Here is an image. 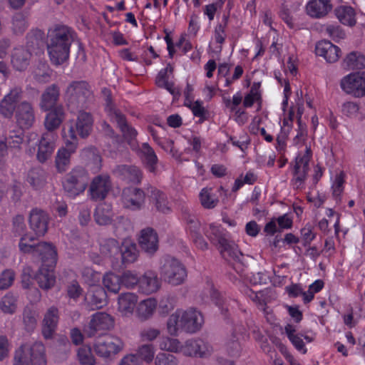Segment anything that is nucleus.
Returning <instances> with one entry per match:
<instances>
[{
  "instance_id": "52",
  "label": "nucleus",
  "mask_w": 365,
  "mask_h": 365,
  "mask_svg": "<svg viewBox=\"0 0 365 365\" xmlns=\"http://www.w3.org/2000/svg\"><path fill=\"white\" fill-rule=\"evenodd\" d=\"M260 83H254L250 92L245 96L243 100V107L250 108L255 103L259 105L261 103Z\"/></svg>"
},
{
  "instance_id": "58",
  "label": "nucleus",
  "mask_w": 365,
  "mask_h": 365,
  "mask_svg": "<svg viewBox=\"0 0 365 365\" xmlns=\"http://www.w3.org/2000/svg\"><path fill=\"white\" fill-rule=\"evenodd\" d=\"M345 174L342 171L336 172L331 178V190L334 197H339L344 190Z\"/></svg>"
},
{
  "instance_id": "1",
  "label": "nucleus",
  "mask_w": 365,
  "mask_h": 365,
  "mask_svg": "<svg viewBox=\"0 0 365 365\" xmlns=\"http://www.w3.org/2000/svg\"><path fill=\"white\" fill-rule=\"evenodd\" d=\"M72 38L67 27H57L48 33V52L51 62L60 65L68 60Z\"/></svg>"
},
{
  "instance_id": "36",
  "label": "nucleus",
  "mask_w": 365,
  "mask_h": 365,
  "mask_svg": "<svg viewBox=\"0 0 365 365\" xmlns=\"http://www.w3.org/2000/svg\"><path fill=\"white\" fill-rule=\"evenodd\" d=\"M38 286L44 290H48L54 287L56 284V275L54 267L41 266L36 277Z\"/></svg>"
},
{
  "instance_id": "37",
  "label": "nucleus",
  "mask_w": 365,
  "mask_h": 365,
  "mask_svg": "<svg viewBox=\"0 0 365 365\" xmlns=\"http://www.w3.org/2000/svg\"><path fill=\"white\" fill-rule=\"evenodd\" d=\"M65 118L63 108L58 106L51 109L46 115L44 125L47 130L53 131L57 129Z\"/></svg>"
},
{
  "instance_id": "50",
  "label": "nucleus",
  "mask_w": 365,
  "mask_h": 365,
  "mask_svg": "<svg viewBox=\"0 0 365 365\" xmlns=\"http://www.w3.org/2000/svg\"><path fill=\"white\" fill-rule=\"evenodd\" d=\"M158 346L163 351L180 353L182 344L178 339L165 336L160 339L158 341Z\"/></svg>"
},
{
  "instance_id": "64",
  "label": "nucleus",
  "mask_w": 365,
  "mask_h": 365,
  "mask_svg": "<svg viewBox=\"0 0 365 365\" xmlns=\"http://www.w3.org/2000/svg\"><path fill=\"white\" fill-rule=\"evenodd\" d=\"M155 365H178L177 358L173 354L160 352L155 358Z\"/></svg>"
},
{
  "instance_id": "11",
  "label": "nucleus",
  "mask_w": 365,
  "mask_h": 365,
  "mask_svg": "<svg viewBox=\"0 0 365 365\" xmlns=\"http://www.w3.org/2000/svg\"><path fill=\"white\" fill-rule=\"evenodd\" d=\"M90 96L89 86L84 81L73 82L67 88L65 94L68 106L71 107L76 104L83 106Z\"/></svg>"
},
{
  "instance_id": "47",
  "label": "nucleus",
  "mask_w": 365,
  "mask_h": 365,
  "mask_svg": "<svg viewBox=\"0 0 365 365\" xmlns=\"http://www.w3.org/2000/svg\"><path fill=\"white\" fill-rule=\"evenodd\" d=\"M104 288L109 292L117 294L121 288L120 277L109 272L104 274L102 279Z\"/></svg>"
},
{
  "instance_id": "27",
  "label": "nucleus",
  "mask_w": 365,
  "mask_h": 365,
  "mask_svg": "<svg viewBox=\"0 0 365 365\" xmlns=\"http://www.w3.org/2000/svg\"><path fill=\"white\" fill-rule=\"evenodd\" d=\"M184 309H177L170 314L166 322V330L170 336H176L185 331Z\"/></svg>"
},
{
  "instance_id": "39",
  "label": "nucleus",
  "mask_w": 365,
  "mask_h": 365,
  "mask_svg": "<svg viewBox=\"0 0 365 365\" xmlns=\"http://www.w3.org/2000/svg\"><path fill=\"white\" fill-rule=\"evenodd\" d=\"M31 58V53L24 47L15 48L11 55V63L18 71L27 68Z\"/></svg>"
},
{
  "instance_id": "57",
  "label": "nucleus",
  "mask_w": 365,
  "mask_h": 365,
  "mask_svg": "<svg viewBox=\"0 0 365 365\" xmlns=\"http://www.w3.org/2000/svg\"><path fill=\"white\" fill-rule=\"evenodd\" d=\"M141 361L150 364L153 361L155 358V349L153 344H145L140 346L135 354Z\"/></svg>"
},
{
  "instance_id": "32",
  "label": "nucleus",
  "mask_w": 365,
  "mask_h": 365,
  "mask_svg": "<svg viewBox=\"0 0 365 365\" xmlns=\"http://www.w3.org/2000/svg\"><path fill=\"white\" fill-rule=\"evenodd\" d=\"M242 101V96L240 92H237L233 95L232 99L224 98L225 106L233 114L237 121L239 123H245L247 119V115L242 108L240 107Z\"/></svg>"
},
{
  "instance_id": "62",
  "label": "nucleus",
  "mask_w": 365,
  "mask_h": 365,
  "mask_svg": "<svg viewBox=\"0 0 365 365\" xmlns=\"http://www.w3.org/2000/svg\"><path fill=\"white\" fill-rule=\"evenodd\" d=\"M160 334V330L157 328L147 327L142 329L139 333L141 341H153Z\"/></svg>"
},
{
  "instance_id": "43",
  "label": "nucleus",
  "mask_w": 365,
  "mask_h": 365,
  "mask_svg": "<svg viewBox=\"0 0 365 365\" xmlns=\"http://www.w3.org/2000/svg\"><path fill=\"white\" fill-rule=\"evenodd\" d=\"M113 216L111 206L107 203H101L98 205L94 214L96 222L101 225L110 223Z\"/></svg>"
},
{
  "instance_id": "25",
  "label": "nucleus",
  "mask_w": 365,
  "mask_h": 365,
  "mask_svg": "<svg viewBox=\"0 0 365 365\" xmlns=\"http://www.w3.org/2000/svg\"><path fill=\"white\" fill-rule=\"evenodd\" d=\"M59 319L58 310L51 307L46 312L42 322V334L46 339L53 336Z\"/></svg>"
},
{
  "instance_id": "56",
  "label": "nucleus",
  "mask_w": 365,
  "mask_h": 365,
  "mask_svg": "<svg viewBox=\"0 0 365 365\" xmlns=\"http://www.w3.org/2000/svg\"><path fill=\"white\" fill-rule=\"evenodd\" d=\"M77 359L81 365H94L96 359L91 346L83 345L77 349Z\"/></svg>"
},
{
  "instance_id": "21",
  "label": "nucleus",
  "mask_w": 365,
  "mask_h": 365,
  "mask_svg": "<svg viewBox=\"0 0 365 365\" xmlns=\"http://www.w3.org/2000/svg\"><path fill=\"white\" fill-rule=\"evenodd\" d=\"M315 53L324 58L328 63L336 62L341 56V49L329 41L324 40L317 43Z\"/></svg>"
},
{
  "instance_id": "55",
  "label": "nucleus",
  "mask_w": 365,
  "mask_h": 365,
  "mask_svg": "<svg viewBox=\"0 0 365 365\" xmlns=\"http://www.w3.org/2000/svg\"><path fill=\"white\" fill-rule=\"evenodd\" d=\"M118 242L114 239L105 240L100 247V252L106 257H115L119 252Z\"/></svg>"
},
{
  "instance_id": "45",
  "label": "nucleus",
  "mask_w": 365,
  "mask_h": 365,
  "mask_svg": "<svg viewBox=\"0 0 365 365\" xmlns=\"http://www.w3.org/2000/svg\"><path fill=\"white\" fill-rule=\"evenodd\" d=\"M336 15L339 21L344 25L353 26L356 24V13L351 6H339L336 10Z\"/></svg>"
},
{
  "instance_id": "24",
  "label": "nucleus",
  "mask_w": 365,
  "mask_h": 365,
  "mask_svg": "<svg viewBox=\"0 0 365 365\" xmlns=\"http://www.w3.org/2000/svg\"><path fill=\"white\" fill-rule=\"evenodd\" d=\"M285 333L294 345V346L303 354L307 352V349L304 345L306 343H310L313 341L314 337L307 334H300L297 332V327L295 325L288 324L284 327Z\"/></svg>"
},
{
  "instance_id": "49",
  "label": "nucleus",
  "mask_w": 365,
  "mask_h": 365,
  "mask_svg": "<svg viewBox=\"0 0 365 365\" xmlns=\"http://www.w3.org/2000/svg\"><path fill=\"white\" fill-rule=\"evenodd\" d=\"M151 200L159 212L162 213H168L170 211L169 202L165 194L158 190H153L150 195Z\"/></svg>"
},
{
  "instance_id": "29",
  "label": "nucleus",
  "mask_w": 365,
  "mask_h": 365,
  "mask_svg": "<svg viewBox=\"0 0 365 365\" xmlns=\"http://www.w3.org/2000/svg\"><path fill=\"white\" fill-rule=\"evenodd\" d=\"M158 307V301L153 297L141 300L138 304L135 315L140 321H147L155 314Z\"/></svg>"
},
{
  "instance_id": "17",
  "label": "nucleus",
  "mask_w": 365,
  "mask_h": 365,
  "mask_svg": "<svg viewBox=\"0 0 365 365\" xmlns=\"http://www.w3.org/2000/svg\"><path fill=\"white\" fill-rule=\"evenodd\" d=\"M36 253L34 257H38L42 262L41 266L55 267L57 259V251L56 247L51 243L40 242L36 245Z\"/></svg>"
},
{
  "instance_id": "54",
  "label": "nucleus",
  "mask_w": 365,
  "mask_h": 365,
  "mask_svg": "<svg viewBox=\"0 0 365 365\" xmlns=\"http://www.w3.org/2000/svg\"><path fill=\"white\" fill-rule=\"evenodd\" d=\"M80 272L84 283L87 284L90 287L97 285L100 282L101 273L89 267H83Z\"/></svg>"
},
{
  "instance_id": "22",
  "label": "nucleus",
  "mask_w": 365,
  "mask_h": 365,
  "mask_svg": "<svg viewBox=\"0 0 365 365\" xmlns=\"http://www.w3.org/2000/svg\"><path fill=\"white\" fill-rule=\"evenodd\" d=\"M185 332L193 334L198 331L204 324L202 313L195 308L184 309Z\"/></svg>"
},
{
  "instance_id": "44",
  "label": "nucleus",
  "mask_w": 365,
  "mask_h": 365,
  "mask_svg": "<svg viewBox=\"0 0 365 365\" xmlns=\"http://www.w3.org/2000/svg\"><path fill=\"white\" fill-rule=\"evenodd\" d=\"M173 68L170 64L161 69L158 73L155 83L158 87L165 88L170 93H174V85L169 81V74H172Z\"/></svg>"
},
{
  "instance_id": "33",
  "label": "nucleus",
  "mask_w": 365,
  "mask_h": 365,
  "mask_svg": "<svg viewBox=\"0 0 365 365\" xmlns=\"http://www.w3.org/2000/svg\"><path fill=\"white\" fill-rule=\"evenodd\" d=\"M106 290L99 285L91 287L88 290L86 299L94 308L101 309L107 304Z\"/></svg>"
},
{
  "instance_id": "14",
  "label": "nucleus",
  "mask_w": 365,
  "mask_h": 365,
  "mask_svg": "<svg viewBox=\"0 0 365 365\" xmlns=\"http://www.w3.org/2000/svg\"><path fill=\"white\" fill-rule=\"evenodd\" d=\"M111 188L110 178L106 175L95 177L91 182L88 193L93 200H103Z\"/></svg>"
},
{
  "instance_id": "2",
  "label": "nucleus",
  "mask_w": 365,
  "mask_h": 365,
  "mask_svg": "<svg viewBox=\"0 0 365 365\" xmlns=\"http://www.w3.org/2000/svg\"><path fill=\"white\" fill-rule=\"evenodd\" d=\"M207 237L217 247L222 257L226 260L241 262L242 254L237 245L227 238V233L220 225L211 223L205 230Z\"/></svg>"
},
{
  "instance_id": "15",
  "label": "nucleus",
  "mask_w": 365,
  "mask_h": 365,
  "mask_svg": "<svg viewBox=\"0 0 365 365\" xmlns=\"http://www.w3.org/2000/svg\"><path fill=\"white\" fill-rule=\"evenodd\" d=\"M49 215L43 210L34 208L29 214V225L37 236H43L48 231Z\"/></svg>"
},
{
  "instance_id": "26",
  "label": "nucleus",
  "mask_w": 365,
  "mask_h": 365,
  "mask_svg": "<svg viewBox=\"0 0 365 365\" xmlns=\"http://www.w3.org/2000/svg\"><path fill=\"white\" fill-rule=\"evenodd\" d=\"M228 16L224 15L222 21L216 25L214 29L212 41L210 43V47L212 52L218 54L222 51V45L224 43L227 34L225 29L227 26Z\"/></svg>"
},
{
  "instance_id": "40",
  "label": "nucleus",
  "mask_w": 365,
  "mask_h": 365,
  "mask_svg": "<svg viewBox=\"0 0 365 365\" xmlns=\"http://www.w3.org/2000/svg\"><path fill=\"white\" fill-rule=\"evenodd\" d=\"M200 222L197 220L192 218L189 220L188 230L192 242L197 249L206 250L208 249V244L200 233Z\"/></svg>"
},
{
  "instance_id": "16",
  "label": "nucleus",
  "mask_w": 365,
  "mask_h": 365,
  "mask_svg": "<svg viewBox=\"0 0 365 365\" xmlns=\"http://www.w3.org/2000/svg\"><path fill=\"white\" fill-rule=\"evenodd\" d=\"M121 202L124 207L136 210L142 207L145 202L143 190L136 187H126L123 190Z\"/></svg>"
},
{
  "instance_id": "42",
  "label": "nucleus",
  "mask_w": 365,
  "mask_h": 365,
  "mask_svg": "<svg viewBox=\"0 0 365 365\" xmlns=\"http://www.w3.org/2000/svg\"><path fill=\"white\" fill-rule=\"evenodd\" d=\"M342 66L347 70L365 68V56L360 52L352 51L343 59Z\"/></svg>"
},
{
  "instance_id": "12",
  "label": "nucleus",
  "mask_w": 365,
  "mask_h": 365,
  "mask_svg": "<svg viewBox=\"0 0 365 365\" xmlns=\"http://www.w3.org/2000/svg\"><path fill=\"white\" fill-rule=\"evenodd\" d=\"M124 348L123 341L118 337L108 336L98 340L94 344L96 353L103 358H108L117 354Z\"/></svg>"
},
{
  "instance_id": "23",
  "label": "nucleus",
  "mask_w": 365,
  "mask_h": 365,
  "mask_svg": "<svg viewBox=\"0 0 365 365\" xmlns=\"http://www.w3.org/2000/svg\"><path fill=\"white\" fill-rule=\"evenodd\" d=\"M56 135L51 132L42 135L39 143L36 158L41 163L46 161L52 155L54 148Z\"/></svg>"
},
{
  "instance_id": "41",
  "label": "nucleus",
  "mask_w": 365,
  "mask_h": 365,
  "mask_svg": "<svg viewBox=\"0 0 365 365\" xmlns=\"http://www.w3.org/2000/svg\"><path fill=\"white\" fill-rule=\"evenodd\" d=\"M122 262L124 264L133 263L138 257V250L136 245L130 239H125L120 249Z\"/></svg>"
},
{
  "instance_id": "28",
  "label": "nucleus",
  "mask_w": 365,
  "mask_h": 365,
  "mask_svg": "<svg viewBox=\"0 0 365 365\" xmlns=\"http://www.w3.org/2000/svg\"><path fill=\"white\" fill-rule=\"evenodd\" d=\"M16 115L17 123L22 128H30L35 120L34 109L31 105L26 101L17 106Z\"/></svg>"
},
{
  "instance_id": "53",
  "label": "nucleus",
  "mask_w": 365,
  "mask_h": 365,
  "mask_svg": "<svg viewBox=\"0 0 365 365\" xmlns=\"http://www.w3.org/2000/svg\"><path fill=\"white\" fill-rule=\"evenodd\" d=\"M26 182L34 189L40 190L45 185V177L41 170L32 169L27 174Z\"/></svg>"
},
{
  "instance_id": "30",
  "label": "nucleus",
  "mask_w": 365,
  "mask_h": 365,
  "mask_svg": "<svg viewBox=\"0 0 365 365\" xmlns=\"http://www.w3.org/2000/svg\"><path fill=\"white\" fill-rule=\"evenodd\" d=\"M307 13L313 18H322L331 10V0H309L306 6Z\"/></svg>"
},
{
  "instance_id": "9",
  "label": "nucleus",
  "mask_w": 365,
  "mask_h": 365,
  "mask_svg": "<svg viewBox=\"0 0 365 365\" xmlns=\"http://www.w3.org/2000/svg\"><path fill=\"white\" fill-rule=\"evenodd\" d=\"M311 158L312 151L307 146L305 147L304 152L299 153L296 157L293 165V177L292 179V183L294 188L302 189L304 187Z\"/></svg>"
},
{
  "instance_id": "31",
  "label": "nucleus",
  "mask_w": 365,
  "mask_h": 365,
  "mask_svg": "<svg viewBox=\"0 0 365 365\" xmlns=\"http://www.w3.org/2000/svg\"><path fill=\"white\" fill-rule=\"evenodd\" d=\"M160 287V281L157 274L148 271L140 279L139 290L144 294H150L156 292Z\"/></svg>"
},
{
  "instance_id": "38",
  "label": "nucleus",
  "mask_w": 365,
  "mask_h": 365,
  "mask_svg": "<svg viewBox=\"0 0 365 365\" xmlns=\"http://www.w3.org/2000/svg\"><path fill=\"white\" fill-rule=\"evenodd\" d=\"M93 120L89 113L79 111L76 123V130L81 138H86L92 130Z\"/></svg>"
},
{
  "instance_id": "18",
  "label": "nucleus",
  "mask_w": 365,
  "mask_h": 365,
  "mask_svg": "<svg viewBox=\"0 0 365 365\" xmlns=\"http://www.w3.org/2000/svg\"><path fill=\"white\" fill-rule=\"evenodd\" d=\"M23 142L22 132H11L8 135L0 138V157L4 158L11 153H16Z\"/></svg>"
},
{
  "instance_id": "4",
  "label": "nucleus",
  "mask_w": 365,
  "mask_h": 365,
  "mask_svg": "<svg viewBox=\"0 0 365 365\" xmlns=\"http://www.w3.org/2000/svg\"><path fill=\"white\" fill-rule=\"evenodd\" d=\"M63 138L65 147L58 150L56 157V165L59 172H64L67 169L71 155L75 153L78 145V140L73 125H71L67 131L65 130L63 131Z\"/></svg>"
},
{
  "instance_id": "48",
  "label": "nucleus",
  "mask_w": 365,
  "mask_h": 365,
  "mask_svg": "<svg viewBox=\"0 0 365 365\" xmlns=\"http://www.w3.org/2000/svg\"><path fill=\"white\" fill-rule=\"evenodd\" d=\"M140 154L148 170L150 172H155L158 158L153 148L148 143H143L140 148Z\"/></svg>"
},
{
  "instance_id": "8",
  "label": "nucleus",
  "mask_w": 365,
  "mask_h": 365,
  "mask_svg": "<svg viewBox=\"0 0 365 365\" xmlns=\"http://www.w3.org/2000/svg\"><path fill=\"white\" fill-rule=\"evenodd\" d=\"M88 178L85 169L76 168L66 175L63 182V188L68 195L76 197L85 191Z\"/></svg>"
},
{
  "instance_id": "7",
  "label": "nucleus",
  "mask_w": 365,
  "mask_h": 365,
  "mask_svg": "<svg viewBox=\"0 0 365 365\" xmlns=\"http://www.w3.org/2000/svg\"><path fill=\"white\" fill-rule=\"evenodd\" d=\"M160 275L168 284L177 286L185 281L187 271L181 262L171 258L166 259L161 267Z\"/></svg>"
},
{
  "instance_id": "6",
  "label": "nucleus",
  "mask_w": 365,
  "mask_h": 365,
  "mask_svg": "<svg viewBox=\"0 0 365 365\" xmlns=\"http://www.w3.org/2000/svg\"><path fill=\"white\" fill-rule=\"evenodd\" d=\"M102 93L106 102L105 109L110 120L118 124L125 138L133 139L137 135V131L127 124L124 115L112 103L110 91L104 88Z\"/></svg>"
},
{
  "instance_id": "59",
  "label": "nucleus",
  "mask_w": 365,
  "mask_h": 365,
  "mask_svg": "<svg viewBox=\"0 0 365 365\" xmlns=\"http://www.w3.org/2000/svg\"><path fill=\"white\" fill-rule=\"evenodd\" d=\"M291 118L289 120L284 119V120L283 125L281 128V132L277 138L276 148L278 150H283L286 146V139L291 129Z\"/></svg>"
},
{
  "instance_id": "19",
  "label": "nucleus",
  "mask_w": 365,
  "mask_h": 365,
  "mask_svg": "<svg viewBox=\"0 0 365 365\" xmlns=\"http://www.w3.org/2000/svg\"><path fill=\"white\" fill-rule=\"evenodd\" d=\"M21 88H11L0 102V113L6 118H11L17 108L16 103L21 98Z\"/></svg>"
},
{
  "instance_id": "13",
  "label": "nucleus",
  "mask_w": 365,
  "mask_h": 365,
  "mask_svg": "<svg viewBox=\"0 0 365 365\" xmlns=\"http://www.w3.org/2000/svg\"><path fill=\"white\" fill-rule=\"evenodd\" d=\"M138 302V297L133 292H124L118 297L117 312L123 318L133 317Z\"/></svg>"
},
{
  "instance_id": "63",
  "label": "nucleus",
  "mask_w": 365,
  "mask_h": 365,
  "mask_svg": "<svg viewBox=\"0 0 365 365\" xmlns=\"http://www.w3.org/2000/svg\"><path fill=\"white\" fill-rule=\"evenodd\" d=\"M28 27V22L21 14H16L12 19V29L15 34H22Z\"/></svg>"
},
{
  "instance_id": "20",
  "label": "nucleus",
  "mask_w": 365,
  "mask_h": 365,
  "mask_svg": "<svg viewBox=\"0 0 365 365\" xmlns=\"http://www.w3.org/2000/svg\"><path fill=\"white\" fill-rule=\"evenodd\" d=\"M140 248L148 255H153L158 249L159 240L157 232L148 227L140 231L138 237Z\"/></svg>"
},
{
  "instance_id": "5",
  "label": "nucleus",
  "mask_w": 365,
  "mask_h": 365,
  "mask_svg": "<svg viewBox=\"0 0 365 365\" xmlns=\"http://www.w3.org/2000/svg\"><path fill=\"white\" fill-rule=\"evenodd\" d=\"M341 91L356 98L365 97V71L350 73L342 77L339 82Z\"/></svg>"
},
{
  "instance_id": "35",
  "label": "nucleus",
  "mask_w": 365,
  "mask_h": 365,
  "mask_svg": "<svg viewBox=\"0 0 365 365\" xmlns=\"http://www.w3.org/2000/svg\"><path fill=\"white\" fill-rule=\"evenodd\" d=\"M60 91L57 86L53 84L48 86L42 93L39 106L41 110L46 111L55 108L58 98Z\"/></svg>"
},
{
  "instance_id": "60",
  "label": "nucleus",
  "mask_w": 365,
  "mask_h": 365,
  "mask_svg": "<svg viewBox=\"0 0 365 365\" xmlns=\"http://www.w3.org/2000/svg\"><path fill=\"white\" fill-rule=\"evenodd\" d=\"M140 279L136 272L125 271L120 277L121 284L128 289L133 288L136 285L139 286Z\"/></svg>"
},
{
  "instance_id": "46",
  "label": "nucleus",
  "mask_w": 365,
  "mask_h": 365,
  "mask_svg": "<svg viewBox=\"0 0 365 365\" xmlns=\"http://www.w3.org/2000/svg\"><path fill=\"white\" fill-rule=\"evenodd\" d=\"M18 307V296L8 292L0 299V310L7 314L16 312Z\"/></svg>"
},
{
  "instance_id": "34",
  "label": "nucleus",
  "mask_w": 365,
  "mask_h": 365,
  "mask_svg": "<svg viewBox=\"0 0 365 365\" xmlns=\"http://www.w3.org/2000/svg\"><path fill=\"white\" fill-rule=\"evenodd\" d=\"M115 173L122 180L128 183H139L142 179L140 170L134 165H119Z\"/></svg>"
},
{
  "instance_id": "61",
  "label": "nucleus",
  "mask_w": 365,
  "mask_h": 365,
  "mask_svg": "<svg viewBox=\"0 0 365 365\" xmlns=\"http://www.w3.org/2000/svg\"><path fill=\"white\" fill-rule=\"evenodd\" d=\"M197 353L196 357L207 358L212 355L214 351L212 346L202 339L197 338Z\"/></svg>"
},
{
  "instance_id": "51",
  "label": "nucleus",
  "mask_w": 365,
  "mask_h": 365,
  "mask_svg": "<svg viewBox=\"0 0 365 365\" xmlns=\"http://www.w3.org/2000/svg\"><path fill=\"white\" fill-rule=\"evenodd\" d=\"M201 205L206 209H212L218 203V198L212 188L205 187L200 192Z\"/></svg>"
},
{
  "instance_id": "10",
  "label": "nucleus",
  "mask_w": 365,
  "mask_h": 365,
  "mask_svg": "<svg viewBox=\"0 0 365 365\" xmlns=\"http://www.w3.org/2000/svg\"><path fill=\"white\" fill-rule=\"evenodd\" d=\"M114 326L112 316L106 312H97L91 316V320L84 328V331L89 337L106 331Z\"/></svg>"
},
{
  "instance_id": "3",
  "label": "nucleus",
  "mask_w": 365,
  "mask_h": 365,
  "mask_svg": "<svg viewBox=\"0 0 365 365\" xmlns=\"http://www.w3.org/2000/svg\"><path fill=\"white\" fill-rule=\"evenodd\" d=\"M13 365H47L45 346L41 342L21 346L15 351Z\"/></svg>"
}]
</instances>
